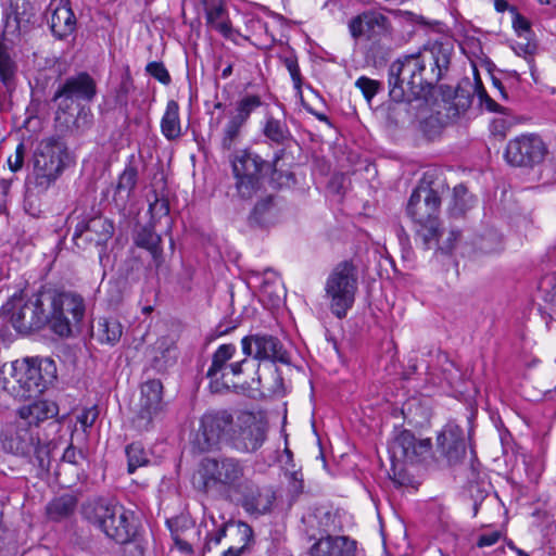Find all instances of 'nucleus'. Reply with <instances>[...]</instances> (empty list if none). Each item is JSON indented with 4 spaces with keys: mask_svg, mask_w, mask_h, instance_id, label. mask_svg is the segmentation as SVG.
Masks as SVG:
<instances>
[{
    "mask_svg": "<svg viewBox=\"0 0 556 556\" xmlns=\"http://www.w3.org/2000/svg\"><path fill=\"white\" fill-rule=\"evenodd\" d=\"M453 43L434 41L417 54L396 59L388 71L390 98L395 102L427 101L448 71Z\"/></svg>",
    "mask_w": 556,
    "mask_h": 556,
    "instance_id": "nucleus-1",
    "label": "nucleus"
},
{
    "mask_svg": "<svg viewBox=\"0 0 556 556\" xmlns=\"http://www.w3.org/2000/svg\"><path fill=\"white\" fill-rule=\"evenodd\" d=\"M248 466L236 457H204L193 476V484L205 493L232 497L247 479Z\"/></svg>",
    "mask_w": 556,
    "mask_h": 556,
    "instance_id": "nucleus-2",
    "label": "nucleus"
},
{
    "mask_svg": "<svg viewBox=\"0 0 556 556\" xmlns=\"http://www.w3.org/2000/svg\"><path fill=\"white\" fill-rule=\"evenodd\" d=\"M348 28L354 40H365L364 55L372 65L382 64L389 56L387 41L392 36L390 18L382 12L369 9L353 16L348 22Z\"/></svg>",
    "mask_w": 556,
    "mask_h": 556,
    "instance_id": "nucleus-3",
    "label": "nucleus"
},
{
    "mask_svg": "<svg viewBox=\"0 0 556 556\" xmlns=\"http://www.w3.org/2000/svg\"><path fill=\"white\" fill-rule=\"evenodd\" d=\"M52 365L53 363L49 359L38 364L29 359L5 363L0 369V387L16 399L37 396L46 390L53 378V374L46 377L41 370L42 368L47 370Z\"/></svg>",
    "mask_w": 556,
    "mask_h": 556,
    "instance_id": "nucleus-4",
    "label": "nucleus"
},
{
    "mask_svg": "<svg viewBox=\"0 0 556 556\" xmlns=\"http://www.w3.org/2000/svg\"><path fill=\"white\" fill-rule=\"evenodd\" d=\"M440 206L441 197L432 188L417 187L409 197L406 213L414 223L416 236L426 249L438 244Z\"/></svg>",
    "mask_w": 556,
    "mask_h": 556,
    "instance_id": "nucleus-5",
    "label": "nucleus"
},
{
    "mask_svg": "<svg viewBox=\"0 0 556 556\" xmlns=\"http://www.w3.org/2000/svg\"><path fill=\"white\" fill-rule=\"evenodd\" d=\"M358 290V274L356 266L350 261L338 263L325 281V299L332 315L338 319L346 317L355 303Z\"/></svg>",
    "mask_w": 556,
    "mask_h": 556,
    "instance_id": "nucleus-6",
    "label": "nucleus"
},
{
    "mask_svg": "<svg viewBox=\"0 0 556 556\" xmlns=\"http://www.w3.org/2000/svg\"><path fill=\"white\" fill-rule=\"evenodd\" d=\"M1 438L2 446L7 452L23 457L34 456L39 467H49L50 443L42 442L36 427L15 418L4 427Z\"/></svg>",
    "mask_w": 556,
    "mask_h": 556,
    "instance_id": "nucleus-7",
    "label": "nucleus"
},
{
    "mask_svg": "<svg viewBox=\"0 0 556 556\" xmlns=\"http://www.w3.org/2000/svg\"><path fill=\"white\" fill-rule=\"evenodd\" d=\"M51 298L47 295V289L26 296L25 294L13 295L3 306L5 314L10 316L13 327L20 332L39 330L50 325L48 306L51 305Z\"/></svg>",
    "mask_w": 556,
    "mask_h": 556,
    "instance_id": "nucleus-8",
    "label": "nucleus"
},
{
    "mask_svg": "<svg viewBox=\"0 0 556 556\" xmlns=\"http://www.w3.org/2000/svg\"><path fill=\"white\" fill-rule=\"evenodd\" d=\"M47 295L52 302L48 306L51 330L60 337H70L85 316L84 299L79 294L54 289H47Z\"/></svg>",
    "mask_w": 556,
    "mask_h": 556,
    "instance_id": "nucleus-9",
    "label": "nucleus"
},
{
    "mask_svg": "<svg viewBox=\"0 0 556 556\" xmlns=\"http://www.w3.org/2000/svg\"><path fill=\"white\" fill-rule=\"evenodd\" d=\"M96 94V84L86 73L68 78L55 92L53 100L58 103L55 119L68 127L75 122L79 110V100H91Z\"/></svg>",
    "mask_w": 556,
    "mask_h": 556,
    "instance_id": "nucleus-10",
    "label": "nucleus"
},
{
    "mask_svg": "<svg viewBox=\"0 0 556 556\" xmlns=\"http://www.w3.org/2000/svg\"><path fill=\"white\" fill-rule=\"evenodd\" d=\"M233 429V418L228 412L206 413L201 418L200 428L191 441L192 447L199 453H204L220 442L231 444Z\"/></svg>",
    "mask_w": 556,
    "mask_h": 556,
    "instance_id": "nucleus-11",
    "label": "nucleus"
},
{
    "mask_svg": "<svg viewBox=\"0 0 556 556\" xmlns=\"http://www.w3.org/2000/svg\"><path fill=\"white\" fill-rule=\"evenodd\" d=\"M66 159L67 149L60 139L40 141L34 154V173L38 185L49 186L55 181L65 167Z\"/></svg>",
    "mask_w": 556,
    "mask_h": 556,
    "instance_id": "nucleus-12",
    "label": "nucleus"
},
{
    "mask_svg": "<svg viewBox=\"0 0 556 556\" xmlns=\"http://www.w3.org/2000/svg\"><path fill=\"white\" fill-rule=\"evenodd\" d=\"M134 515L119 504L106 505V536L122 545L124 556H143L142 546L134 540Z\"/></svg>",
    "mask_w": 556,
    "mask_h": 556,
    "instance_id": "nucleus-13",
    "label": "nucleus"
},
{
    "mask_svg": "<svg viewBox=\"0 0 556 556\" xmlns=\"http://www.w3.org/2000/svg\"><path fill=\"white\" fill-rule=\"evenodd\" d=\"M548 154L547 144L536 134H523L510 139L504 151V159L510 166L534 168Z\"/></svg>",
    "mask_w": 556,
    "mask_h": 556,
    "instance_id": "nucleus-14",
    "label": "nucleus"
},
{
    "mask_svg": "<svg viewBox=\"0 0 556 556\" xmlns=\"http://www.w3.org/2000/svg\"><path fill=\"white\" fill-rule=\"evenodd\" d=\"M231 164L238 194L242 199H251L260 189L264 160L258 154L244 149L235 154Z\"/></svg>",
    "mask_w": 556,
    "mask_h": 556,
    "instance_id": "nucleus-15",
    "label": "nucleus"
},
{
    "mask_svg": "<svg viewBox=\"0 0 556 556\" xmlns=\"http://www.w3.org/2000/svg\"><path fill=\"white\" fill-rule=\"evenodd\" d=\"M432 451L430 439H419L409 430L400 431L390 444L393 466L396 463L419 464L425 462Z\"/></svg>",
    "mask_w": 556,
    "mask_h": 556,
    "instance_id": "nucleus-16",
    "label": "nucleus"
},
{
    "mask_svg": "<svg viewBox=\"0 0 556 556\" xmlns=\"http://www.w3.org/2000/svg\"><path fill=\"white\" fill-rule=\"evenodd\" d=\"M162 408L163 384L156 379L146 381L140 387V397L132 417L134 427L139 431L148 430Z\"/></svg>",
    "mask_w": 556,
    "mask_h": 556,
    "instance_id": "nucleus-17",
    "label": "nucleus"
},
{
    "mask_svg": "<svg viewBox=\"0 0 556 556\" xmlns=\"http://www.w3.org/2000/svg\"><path fill=\"white\" fill-rule=\"evenodd\" d=\"M266 439V424L252 413L238 417L237 428L231 435V446L242 453L258 450Z\"/></svg>",
    "mask_w": 556,
    "mask_h": 556,
    "instance_id": "nucleus-18",
    "label": "nucleus"
},
{
    "mask_svg": "<svg viewBox=\"0 0 556 556\" xmlns=\"http://www.w3.org/2000/svg\"><path fill=\"white\" fill-rule=\"evenodd\" d=\"M244 511L251 516L260 517L271 511L276 493L273 488L260 485L247 478L233 494Z\"/></svg>",
    "mask_w": 556,
    "mask_h": 556,
    "instance_id": "nucleus-19",
    "label": "nucleus"
},
{
    "mask_svg": "<svg viewBox=\"0 0 556 556\" xmlns=\"http://www.w3.org/2000/svg\"><path fill=\"white\" fill-rule=\"evenodd\" d=\"M242 352L245 356H253L255 359H268L289 364L290 356L283 349L281 342L268 334H252L241 340Z\"/></svg>",
    "mask_w": 556,
    "mask_h": 556,
    "instance_id": "nucleus-20",
    "label": "nucleus"
},
{
    "mask_svg": "<svg viewBox=\"0 0 556 556\" xmlns=\"http://www.w3.org/2000/svg\"><path fill=\"white\" fill-rule=\"evenodd\" d=\"M437 451L448 465L459 464L466 456V441L462 427L448 421L437 435Z\"/></svg>",
    "mask_w": 556,
    "mask_h": 556,
    "instance_id": "nucleus-21",
    "label": "nucleus"
},
{
    "mask_svg": "<svg viewBox=\"0 0 556 556\" xmlns=\"http://www.w3.org/2000/svg\"><path fill=\"white\" fill-rule=\"evenodd\" d=\"M174 546L184 556L193 554V545L200 540V530L187 516H178L166 521Z\"/></svg>",
    "mask_w": 556,
    "mask_h": 556,
    "instance_id": "nucleus-22",
    "label": "nucleus"
},
{
    "mask_svg": "<svg viewBox=\"0 0 556 556\" xmlns=\"http://www.w3.org/2000/svg\"><path fill=\"white\" fill-rule=\"evenodd\" d=\"M49 24L53 35L60 39L71 35L76 28V17L68 0H53L49 5Z\"/></svg>",
    "mask_w": 556,
    "mask_h": 556,
    "instance_id": "nucleus-23",
    "label": "nucleus"
},
{
    "mask_svg": "<svg viewBox=\"0 0 556 556\" xmlns=\"http://www.w3.org/2000/svg\"><path fill=\"white\" fill-rule=\"evenodd\" d=\"M356 541L348 536L320 538L311 548L312 556H355Z\"/></svg>",
    "mask_w": 556,
    "mask_h": 556,
    "instance_id": "nucleus-24",
    "label": "nucleus"
},
{
    "mask_svg": "<svg viewBox=\"0 0 556 556\" xmlns=\"http://www.w3.org/2000/svg\"><path fill=\"white\" fill-rule=\"evenodd\" d=\"M177 361V346L169 338L159 339L151 350L150 363L156 371H165Z\"/></svg>",
    "mask_w": 556,
    "mask_h": 556,
    "instance_id": "nucleus-25",
    "label": "nucleus"
},
{
    "mask_svg": "<svg viewBox=\"0 0 556 556\" xmlns=\"http://www.w3.org/2000/svg\"><path fill=\"white\" fill-rule=\"evenodd\" d=\"M56 414L54 403L48 401H35L23 405L16 410V418L26 421L38 429L40 422L53 417Z\"/></svg>",
    "mask_w": 556,
    "mask_h": 556,
    "instance_id": "nucleus-26",
    "label": "nucleus"
},
{
    "mask_svg": "<svg viewBox=\"0 0 556 556\" xmlns=\"http://www.w3.org/2000/svg\"><path fill=\"white\" fill-rule=\"evenodd\" d=\"M205 17L207 25L223 35L225 38H231L233 29L228 18L226 9L220 2H211L205 4Z\"/></svg>",
    "mask_w": 556,
    "mask_h": 556,
    "instance_id": "nucleus-27",
    "label": "nucleus"
},
{
    "mask_svg": "<svg viewBox=\"0 0 556 556\" xmlns=\"http://www.w3.org/2000/svg\"><path fill=\"white\" fill-rule=\"evenodd\" d=\"M18 64L15 53L5 43L0 41V81L7 89L14 88Z\"/></svg>",
    "mask_w": 556,
    "mask_h": 556,
    "instance_id": "nucleus-28",
    "label": "nucleus"
},
{
    "mask_svg": "<svg viewBox=\"0 0 556 556\" xmlns=\"http://www.w3.org/2000/svg\"><path fill=\"white\" fill-rule=\"evenodd\" d=\"M236 346L233 344H222L217 348L212 356V364L207 369L206 376L210 379L211 388L217 380V378H224L228 366V362L233 357L236 353Z\"/></svg>",
    "mask_w": 556,
    "mask_h": 556,
    "instance_id": "nucleus-29",
    "label": "nucleus"
},
{
    "mask_svg": "<svg viewBox=\"0 0 556 556\" xmlns=\"http://www.w3.org/2000/svg\"><path fill=\"white\" fill-rule=\"evenodd\" d=\"M262 131L271 144L288 147L292 140V134L287 124L271 115L266 117Z\"/></svg>",
    "mask_w": 556,
    "mask_h": 556,
    "instance_id": "nucleus-30",
    "label": "nucleus"
},
{
    "mask_svg": "<svg viewBox=\"0 0 556 556\" xmlns=\"http://www.w3.org/2000/svg\"><path fill=\"white\" fill-rule=\"evenodd\" d=\"M161 236L157 235L152 227H142L135 237V243L137 247L146 249L152 255L156 266L162 262V247Z\"/></svg>",
    "mask_w": 556,
    "mask_h": 556,
    "instance_id": "nucleus-31",
    "label": "nucleus"
},
{
    "mask_svg": "<svg viewBox=\"0 0 556 556\" xmlns=\"http://www.w3.org/2000/svg\"><path fill=\"white\" fill-rule=\"evenodd\" d=\"M161 131L167 140H175L181 136L179 105L175 100H169L166 104V110L161 121Z\"/></svg>",
    "mask_w": 556,
    "mask_h": 556,
    "instance_id": "nucleus-32",
    "label": "nucleus"
},
{
    "mask_svg": "<svg viewBox=\"0 0 556 556\" xmlns=\"http://www.w3.org/2000/svg\"><path fill=\"white\" fill-rule=\"evenodd\" d=\"M77 497L73 494H63L53 498L47 505V515L51 520L60 521L74 514L77 507Z\"/></svg>",
    "mask_w": 556,
    "mask_h": 556,
    "instance_id": "nucleus-33",
    "label": "nucleus"
},
{
    "mask_svg": "<svg viewBox=\"0 0 556 556\" xmlns=\"http://www.w3.org/2000/svg\"><path fill=\"white\" fill-rule=\"evenodd\" d=\"M228 530H235L237 534L242 535V540L249 539L252 534L251 528L244 522L232 525L224 521L219 527L207 532L204 549L211 551L212 546L218 545Z\"/></svg>",
    "mask_w": 556,
    "mask_h": 556,
    "instance_id": "nucleus-34",
    "label": "nucleus"
},
{
    "mask_svg": "<svg viewBox=\"0 0 556 556\" xmlns=\"http://www.w3.org/2000/svg\"><path fill=\"white\" fill-rule=\"evenodd\" d=\"M277 216V208L271 195L258 201L250 215V222L258 226L273 224Z\"/></svg>",
    "mask_w": 556,
    "mask_h": 556,
    "instance_id": "nucleus-35",
    "label": "nucleus"
},
{
    "mask_svg": "<svg viewBox=\"0 0 556 556\" xmlns=\"http://www.w3.org/2000/svg\"><path fill=\"white\" fill-rule=\"evenodd\" d=\"M263 105L261 96L247 93L236 102V111L231 116L245 125L251 114Z\"/></svg>",
    "mask_w": 556,
    "mask_h": 556,
    "instance_id": "nucleus-36",
    "label": "nucleus"
},
{
    "mask_svg": "<svg viewBox=\"0 0 556 556\" xmlns=\"http://www.w3.org/2000/svg\"><path fill=\"white\" fill-rule=\"evenodd\" d=\"M84 518L104 531V504L101 497L88 500L81 507Z\"/></svg>",
    "mask_w": 556,
    "mask_h": 556,
    "instance_id": "nucleus-37",
    "label": "nucleus"
},
{
    "mask_svg": "<svg viewBox=\"0 0 556 556\" xmlns=\"http://www.w3.org/2000/svg\"><path fill=\"white\" fill-rule=\"evenodd\" d=\"M247 363V359L240 362L229 363L225 372L224 378H217L213 387L211 388L214 392H220L230 388H237L238 382L235 380L236 377L242 374V366Z\"/></svg>",
    "mask_w": 556,
    "mask_h": 556,
    "instance_id": "nucleus-38",
    "label": "nucleus"
},
{
    "mask_svg": "<svg viewBox=\"0 0 556 556\" xmlns=\"http://www.w3.org/2000/svg\"><path fill=\"white\" fill-rule=\"evenodd\" d=\"M103 231L104 219L101 216H94L88 219L79 233L75 232L74 238L85 237L86 240L94 241L97 245H101Z\"/></svg>",
    "mask_w": 556,
    "mask_h": 556,
    "instance_id": "nucleus-39",
    "label": "nucleus"
},
{
    "mask_svg": "<svg viewBox=\"0 0 556 556\" xmlns=\"http://www.w3.org/2000/svg\"><path fill=\"white\" fill-rule=\"evenodd\" d=\"M127 470L134 473L137 468L146 466L149 463L148 453L141 443L135 442L126 447Z\"/></svg>",
    "mask_w": 556,
    "mask_h": 556,
    "instance_id": "nucleus-40",
    "label": "nucleus"
},
{
    "mask_svg": "<svg viewBox=\"0 0 556 556\" xmlns=\"http://www.w3.org/2000/svg\"><path fill=\"white\" fill-rule=\"evenodd\" d=\"M243 126L244 125L242 123H240L232 116L229 117L222 134L220 146L223 150H231L236 141L239 139L240 131Z\"/></svg>",
    "mask_w": 556,
    "mask_h": 556,
    "instance_id": "nucleus-41",
    "label": "nucleus"
},
{
    "mask_svg": "<svg viewBox=\"0 0 556 556\" xmlns=\"http://www.w3.org/2000/svg\"><path fill=\"white\" fill-rule=\"evenodd\" d=\"M475 93L479 98L480 104L489 112L506 114L507 109L496 103L485 91L477 70H475Z\"/></svg>",
    "mask_w": 556,
    "mask_h": 556,
    "instance_id": "nucleus-42",
    "label": "nucleus"
},
{
    "mask_svg": "<svg viewBox=\"0 0 556 556\" xmlns=\"http://www.w3.org/2000/svg\"><path fill=\"white\" fill-rule=\"evenodd\" d=\"M134 89V81L130 76L129 70L127 68L122 75V79L118 86L114 90V101L119 108H126L128 104V97Z\"/></svg>",
    "mask_w": 556,
    "mask_h": 556,
    "instance_id": "nucleus-43",
    "label": "nucleus"
},
{
    "mask_svg": "<svg viewBox=\"0 0 556 556\" xmlns=\"http://www.w3.org/2000/svg\"><path fill=\"white\" fill-rule=\"evenodd\" d=\"M28 27L29 17H23L17 11H15L8 16L4 31L5 34L14 35L16 33L17 35H22L27 33Z\"/></svg>",
    "mask_w": 556,
    "mask_h": 556,
    "instance_id": "nucleus-44",
    "label": "nucleus"
},
{
    "mask_svg": "<svg viewBox=\"0 0 556 556\" xmlns=\"http://www.w3.org/2000/svg\"><path fill=\"white\" fill-rule=\"evenodd\" d=\"M137 169L134 166H127L118 177L117 191H124L128 197L137 184Z\"/></svg>",
    "mask_w": 556,
    "mask_h": 556,
    "instance_id": "nucleus-45",
    "label": "nucleus"
},
{
    "mask_svg": "<svg viewBox=\"0 0 556 556\" xmlns=\"http://www.w3.org/2000/svg\"><path fill=\"white\" fill-rule=\"evenodd\" d=\"M355 86L362 91L365 99L370 102L371 99L379 92L381 89V83L375 79H371L366 76H361L355 81Z\"/></svg>",
    "mask_w": 556,
    "mask_h": 556,
    "instance_id": "nucleus-46",
    "label": "nucleus"
},
{
    "mask_svg": "<svg viewBox=\"0 0 556 556\" xmlns=\"http://www.w3.org/2000/svg\"><path fill=\"white\" fill-rule=\"evenodd\" d=\"M146 72L163 85H169L172 81L170 75L162 62H149Z\"/></svg>",
    "mask_w": 556,
    "mask_h": 556,
    "instance_id": "nucleus-47",
    "label": "nucleus"
},
{
    "mask_svg": "<svg viewBox=\"0 0 556 556\" xmlns=\"http://www.w3.org/2000/svg\"><path fill=\"white\" fill-rule=\"evenodd\" d=\"M282 62L292 78L294 88L300 90L302 86V76L296 56L293 54L286 55L282 59Z\"/></svg>",
    "mask_w": 556,
    "mask_h": 556,
    "instance_id": "nucleus-48",
    "label": "nucleus"
},
{
    "mask_svg": "<svg viewBox=\"0 0 556 556\" xmlns=\"http://www.w3.org/2000/svg\"><path fill=\"white\" fill-rule=\"evenodd\" d=\"M513 27L517 33L518 37L528 40L531 36V25L530 22L519 13H515L513 18Z\"/></svg>",
    "mask_w": 556,
    "mask_h": 556,
    "instance_id": "nucleus-49",
    "label": "nucleus"
},
{
    "mask_svg": "<svg viewBox=\"0 0 556 556\" xmlns=\"http://www.w3.org/2000/svg\"><path fill=\"white\" fill-rule=\"evenodd\" d=\"M25 156V146L20 143L16 147L15 153L10 155L8 159L9 168L12 172H17L23 167Z\"/></svg>",
    "mask_w": 556,
    "mask_h": 556,
    "instance_id": "nucleus-50",
    "label": "nucleus"
},
{
    "mask_svg": "<svg viewBox=\"0 0 556 556\" xmlns=\"http://www.w3.org/2000/svg\"><path fill=\"white\" fill-rule=\"evenodd\" d=\"M501 538H502L501 531L492 530V531L484 532V533L480 534L476 544L480 548L493 546L500 541Z\"/></svg>",
    "mask_w": 556,
    "mask_h": 556,
    "instance_id": "nucleus-51",
    "label": "nucleus"
},
{
    "mask_svg": "<svg viewBox=\"0 0 556 556\" xmlns=\"http://www.w3.org/2000/svg\"><path fill=\"white\" fill-rule=\"evenodd\" d=\"M527 42H517L516 46L513 47L514 51L517 55H523L528 62L532 61V55L535 50V45L530 41V39L526 40Z\"/></svg>",
    "mask_w": 556,
    "mask_h": 556,
    "instance_id": "nucleus-52",
    "label": "nucleus"
},
{
    "mask_svg": "<svg viewBox=\"0 0 556 556\" xmlns=\"http://www.w3.org/2000/svg\"><path fill=\"white\" fill-rule=\"evenodd\" d=\"M98 416V413L96 408L91 407L88 409L83 410L77 416V421L80 424L81 428L86 430L87 428L91 427L93 422L96 421Z\"/></svg>",
    "mask_w": 556,
    "mask_h": 556,
    "instance_id": "nucleus-53",
    "label": "nucleus"
},
{
    "mask_svg": "<svg viewBox=\"0 0 556 556\" xmlns=\"http://www.w3.org/2000/svg\"><path fill=\"white\" fill-rule=\"evenodd\" d=\"M122 336V325L117 321H106V342H115Z\"/></svg>",
    "mask_w": 556,
    "mask_h": 556,
    "instance_id": "nucleus-54",
    "label": "nucleus"
},
{
    "mask_svg": "<svg viewBox=\"0 0 556 556\" xmlns=\"http://www.w3.org/2000/svg\"><path fill=\"white\" fill-rule=\"evenodd\" d=\"M459 238H460V231L451 229L445 243L440 247V250L442 252L450 253L455 248V243L459 240Z\"/></svg>",
    "mask_w": 556,
    "mask_h": 556,
    "instance_id": "nucleus-55",
    "label": "nucleus"
},
{
    "mask_svg": "<svg viewBox=\"0 0 556 556\" xmlns=\"http://www.w3.org/2000/svg\"><path fill=\"white\" fill-rule=\"evenodd\" d=\"M467 195V188L463 185H458L454 188V200L455 205L459 206V211L464 212L465 197Z\"/></svg>",
    "mask_w": 556,
    "mask_h": 556,
    "instance_id": "nucleus-56",
    "label": "nucleus"
},
{
    "mask_svg": "<svg viewBox=\"0 0 556 556\" xmlns=\"http://www.w3.org/2000/svg\"><path fill=\"white\" fill-rule=\"evenodd\" d=\"M149 211L154 214L155 212L161 213L164 216H167L169 213L168 202L166 200L156 199L153 203L150 204Z\"/></svg>",
    "mask_w": 556,
    "mask_h": 556,
    "instance_id": "nucleus-57",
    "label": "nucleus"
},
{
    "mask_svg": "<svg viewBox=\"0 0 556 556\" xmlns=\"http://www.w3.org/2000/svg\"><path fill=\"white\" fill-rule=\"evenodd\" d=\"M78 455L79 453L72 445H70L64 451L62 455V460L73 465L77 463Z\"/></svg>",
    "mask_w": 556,
    "mask_h": 556,
    "instance_id": "nucleus-58",
    "label": "nucleus"
},
{
    "mask_svg": "<svg viewBox=\"0 0 556 556\" xmlns=\"http://www.w3.org/2000/svg\"><path fill=\"white\" fill-rule=\"evenodd\" d=\"M247 540H248V539L243 540V541H244V543H243V545H242V546H240V547L229 546V547H228V548L223 553V555H222V556H239V555L242 553V551H243V548H244V546H245Z\"/></svg>",
    "mask_w": 556,
    "mask_h": 556,
    "instance_id": "nucleus-59",
    "label": "nucleus"
},
{
    "mask_svg": "<svg viewBox=\"0 0 556 556\" xmlns=\"http://www.w3.org/2000/svg\"><path fill=\"white\" fill-rule=\"evenodd\" d=\"M255 382H256L257 386L250 388L251 389V394H250L251 396H255L256 393H262V391H261V377H257L256 379H253V383H255Z\"/></svg>",
    "mask_w": 556,
    "mask_h": 556,
    "instance_id": "nucleus-60",
    "label": "nucleus"
},
{
    "mask_svg": "<svg viewBox=\"0 0 556 556\" xmlns=\"http://www.w3.org/2000/svg\"><path fill=\"white\" fill-rule=\"evenodd\" d=\"M493 84H494V86H495V87L501 91V93L503 94V97H506V94H505V90H504V87H503V85H502L501 80H500V79L494 78V79H493Z\"/></svg>",
    "mask_w": 556,
    "mask_h": 556,
    "instance_id": "nucleus-61",
    "label": "nucleus"
},
{
    "mask_svg": "<svg viewBox=\"0 0 556 556\" xmlns=\"http://www.w3.org/2000/svg\"><path fill=\"white\" fill-rule=\"evenodd\" d=\"M232 73V65H228L227 67H225L222 72V77L223 78H227L228 76H230Z\"/></svg>",
    "mask_w": 556,
    "mask_h": 556,
    "instance_id": "nucleus-62",
    "label": "nucleus"
},
{
    "mask_svg": "<svg viewBox=\"0 0 556 556\" xmlns=\"http://www.w3.org/2000/svg\"><path fill=\"white\" fill-rule=\"evenodd\" d=\"M493 126H494L495 130H497V126H501L504 129L505 128V121L503 118L494 119Z\"/></svg>",
    "mask_w": 556,
    "mask_h": 556,
    "instance_id": "nucleus-63",
    "label": "nucleus"
},
{
    "mask_svg": "<svg viewBox=\"0 0 556 556\" xmlns=\"http://www.w3.org/2000/svg\"><path fill=\"white\" fill-rule=\"evenodd\" d=\"M514 551L516 552V554L518 556H530L528 553H526L523 549L521 548H518V547H514Z\"/></svg>",
    "mask_w": 556,
    "mask_h": 556,
    "instance_id": "nucleus-64",
    "label": "nucleus"
}]
</instances>
